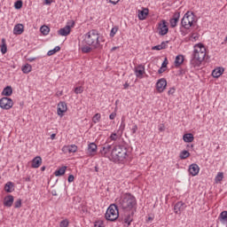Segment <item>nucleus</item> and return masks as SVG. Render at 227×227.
I'll return each instance as SVG.
<instances>
[{"instance_id": "42", "label": "nucleus", "mask_w": 227, "mask_h": 227, "mask_svg": "<svg viewBox=\"0 0 227 227\" xmlns=\"http://www.w3.org/2000/svg\"><path fill=\"white\" fill-rule=\"evenodd\" d=\"M82 52H83L84 54H88V52H91V47L90 46L82 47Z\"/></svg>"}, {"instance_id": "63", "label": "nucleus", "mask_w": 227, "mask_h": 227, "mask_svg": "<svg viewBox=\"0 0 227 227\" xmlns=\"http://www.w3.org/2000/svg\"><path fill=\"white\" fill-rule=\"evenodd\" d=\"M116 49H118V47H113V48H112V51H116Z\"/></svg>"}, {"instance_id": "19", "label": "nucleus", "mask_w": 227, "mask_h": 227, "mask_svg": "<svg viewBox=\"0 0 227 227\" xmlns=\"http://www.w3.org/2000/svg\"><path fill=\"white\" fill-rule=\"evenodd\" d=\"M184 207H185V203L182 201H178L177 203H176V205L174 206L175 214H181Z\"/></svg>"}, {"instance_id": "58", "label": "nucleus", "mask_w": 227, "mask_h": 227, "mask_svg": "<svg viewBox=\"0 0 227 227\" xmlns=\"http://www.w3.org/2000/svg\"><path fill=\"white\" fill-rule=\"evenodd\" d=\"M128 88H129V83L126 82V83L124 84V90H127Z\"/></svg>"}, {"instance_id": "33", "label": "nucleus", "mask_w": 227, "mask_h": 227, "mask_svg": "<svg viewBox=\"0 0 227 227\" xmlns=\"http://www.w3.org/2000/svg\"><path fill=\"white\" fill-rule=\"evenodd\" d=\"M61 51V47L56 46L53 50H50L47 53V56H54L56 52H59Z\"/></svg>"}, {"instance_id": "31", "label": "nucleus", "mask_w": 227, "mask_h": 227, "mask_svg": "<svg viewBox=\"0 0 227 227\" xmlns=\"http://www.w3.org/2000/svg\"><path fill=\"white\" fill-rule=\"evenodd\" d=\"M40 31L42 35L47 36V35H49V32L51 31V28L48 26L43 25L41 27Z\"/></svg>"}, {"instance_id": "35", "label": "nucleus", "mask_w": 227, "mask_h": 227, "mask_svg": "<svg viewBox=\"0 0 227 227\" xmlns=\"http://www.w3.org/2000/svg\"><path fill=\"white\" fill-rule=\"evenodd\" d=\"M190 156H191V153L188 151H185V150L181 152L180 155H179L180 159H182V160L187 159Z\"/></svg>"}, {"instance_id": "64", "label": "nucleus", "mask_w": 227, "mask_h": 227, "mask_svg": "<svg viewBox=\"0 0 227 227\" xmlns=\"http://www.w3.org/2000/svg\"><path fill=\"white\" fill-rule=\"evenodd\" d=\"M192 38H196V36L194 35V34L192 35Z\"/></svg>"}, {"instance_id": "21", "label": "nucleus", "mask_w": 227, "mask_h": 227, "mask_svg": "<svg viewBox=\"0 0 227 227\" xmlns=\"http://www.w3.org/2000/svg\"><path fill=\"white\" fill-rule=\"evenodd\" d=\"M150 12V11L148 10V8H143V10H139L138 11V19L139 20H145L146 19V17H148V13Z\"/></svg>"}, {"instance_id": "3", "label": "nucleus", "mask_w": 227, "mask_h": 227, "mask_svg": "<svg viewBox=\"0 0 227 227\" xmlns=\"http://www.w3.org/2000/svg\"><path fill=\"white\" fill-rule=\"evenodd\" d=\"M129 150L125 145H115L111 152V159L114 162H123L124 159H127Z\"/></svg>"}, {"instance_id": "29", "label": "nucleus", "mask_w": 227, "mask_h": 227, "mask_svg": "<svg viewBox=\"0 0 227 227\" xmlns=\"http://www.w3.org/2000/svg\"><path fill=\"white\" fill-rule=\"evenodd\" d=\"M67 171V167H61L60 168H59L58 170H56L54 172L55 176H63V175H65V172Z\"/></svg>"}, {"instance_id": "5", "label": "nucleus", "mask_w": 227, "mask_h": 227, "mask_svg": "<svg viewBox=\"0 0 227 227\" xmlns=\"http://www.w3.org/2000/svg\"><path fill=\"white\" fill-rule=\"evenodd\" d=\"M105 217L106 221H116L118 217H120V212L118 210V205L116 204H111L108 208L106 209V212L105 214Z\"/></svg>"}, {"instance_id": "57", "label": "nucleus", "mask_w": 227, "mask_h": 227, "mask_svg": "<svg viewBox=\"0 0 227 227\" xmlns=\"http://www.w3.org/2000/svg\"><path fill=\"white\" fill-rule=\"evenodd\" d=\"M51 139L52 140L56 139V133H53L51 135Z\"/></svg>"}, {"instance_id": "8", "label": "nucleus", "mask_w": 227, "mask_h": 227, "mask_svg": "<svg viewBox=\"0 0 227 227\" xmlns=\"http://www.w3.org/2000/svg\"><path fill=\"white\" fill-rule=\"evenodd\" d=\"M0 107L1 109H4L5 111L12 109V107H13V100L7 97L2 98L0 99Z\"/></svg>"}, {"instance_id": "24", "label": "nucleus", "mask_w": 227, "mask_h": 227, "mask_svg": "<svg viewBox=\"0 0 227 227\" xmlns=\"http://www.w3.org/2000/svg\"><path fill=\"white\" fill-rule=\"evenodd\" d=\"M12 93H13V89L12 88V86H6L4 90H3V91H2V95L4 96V97H12Z\"/></svg>"}, {"instance_id": "45", "label": "nucleus", "mask_w": 227, "mask_h": 227, "mask_svg": "<svg viewBox=\"0 0 227 227\" xmlns=\"http://www.w3.org/2000/svg\"><path fill=\"white\" fill-rule=\"evenodd\" d=\"M168 58L164 59V61L161 64L162 68H168Z\"/></svg>"}, {"instance_id": "62", "label": "nucleus", "mask_w": 227, "mask_h": 227, "mask_svg": "<svg viewBox=\"0 0 227 227\" xmlns=\"http://www.w3.org/2000/svg\"><path fill=\"white\" fill-rule=\"evenodd\" d=\"M95 171L98 173V168L97 166L95 167Z\"/></svg>"}, {"instance_id": "54", "label": "nucleus", "mask_w": 227, "mask_h": 227, "mask_svg": "<svg viewBox=\"0 0 227 227\" xmlns=\"http://www.w3.org/2000/svg\"><path fill=\"white\" fill-rule=\"evenodd\" d=\"M112 4H118L120 3V0H109Z\"/></svg>"}, {"instance_id": "18", "label": "nucleus", "mask_w": 227, "mask_h": 227, "mask_svg": "<svg viewBox=\"0 0 227 227\" xmlns=\"http://www.w3.org/2000/svg\"><path fill=\"white\" fill-rule=\"evenodd\" d=\"M145 74V67L143 64L138 65L137 67H135V75L138 78L143 77Z\"/></svg>"}, {"instance_id": "55", "label": "nucleus", "mask_w": 227, "mask_h": 227, "mask_svg": "<svg viewBox=\"0 0 227 227\" xmlns=\"http://www.w3.org/2000/svg\"><path fill=\"white\" fill-rule=\"evenodd\" d=\"M35 59L36 58H33V57L27 59V60L29 61L30 63H33V61H35Z\"/></svg>"}, {"instance_id": "30", "label": "nucleus", "mask_w": 227, "mask_h": 227, "mask_svg": "<svg viewBox=\"0 0 227 227\" xmlns=\"http://www.w3.org/2000/svg\"><path fill=\"white\" fill-rule=\"evenodd\" d=\"M1 52L2 54H6L8 52V47L6 46V39H2V45H1Z\"/></svg>"}, {"instance_id": "15", "label": "nucleus", "mask_w": 227, "mask_h": 227, "mask_svg": "<svg viewBox=\"0 0 227 227\" xmlns=\"http://www.w3.org/2000/svg\"><path fill=\"white\" fill-rule=\"evenodd\" d=\"M62 152L64 153H75V152H77V145H64L62 147Z\"/></svg>"}, {"instance_id": "59", "label": "nucleus", "mask_w": 227, "mask_h": 227, "mask_svg": "<svg viewBox=\"0 0 227 227\" xmlns=\"http://www.w3.org/2000/svg\"><path fill=\"white\" fill-rule=\"evenodd\" d=\"M227 42V36L224 38L223 42L222 43L223 45H224V43H226Z\"/></svg>"}, {"instance_id": "43", "label": "nucleus", "mask_w": 227, "mask_h": 227, "mask_svg": "<svg viewBox=\"0 0 227 227\" xmlns=\"http://www.w3.org/2000/svg\"><path fill=\"white\" fill-rule=\"evenodd\" d=\"M94 227H105L103 221L96 222Z\"/></svg>"}, {"instance_id": "26", "label": "nucleus", "mask_w": 227, "mask_h": 227, "mask_svg": "<svg viewBox=\"0 0 227 227\" xmlns=\"http://www.w3.org/2000/svg\"><path fill=\"white\" fill-rule=\"evenodd\" d=\"M183 140L184 143H192V141H194V135L192 133H186L183 136Z\"/></svg>"}, {"instance_id": "40", "label": "nucleus", "mask_w": 227, "mask_h": 227, "mask_svg": "<svg viewBox=\"0 0 227 227\" xmlns=\"http://www.w3.org/2000/svg\"><path fill=\"white\" fill-rule=\"evenodd\" d=\"M22 207V199H18L14 203V208H20Z\"/></svg>"}, {"instance_id": "47", "label": "nucleus", "mask_w": 227, "mask_h": 227, "mask_svg": "<svg viewBox=\"0 0 227 227\" xmlns=\"http://www.w3.org/2000/svg\"><path fill=\"white\" fill-rule=\"evenodd\" d=\"M75 177H74V175H69L68 178H67V182H69V184H72V182H74Z\"/></svg>"}, {"instance_id": "56", "label": "nucleus", "mask_w": 227, "mask_h": 227, "mask_svg": "<svg viewBox=\"0 0 227 227\" xmlns=\"http://www.w3.org/2000/svg\"><path fill=\"white\" fill-rule=\"evenodd\" d=\"M45 4H52V0H44Z\"/></svg>"}, {"instance_id": "13", "label": "nucleus", "mask_w": 227, "mask_h": 227, "mask_svg": "<svg viewBox=\"0 0 227 227\" xmlns=\"http://www.w3.org/2000/svg\"><path fill=\"white\" fill-rule=\"evenodd\" d=\"M67 103L66 102H59L58 104V109H57V114L59 116H63V114H65V113H67Z\"/></svg>"}, {"instance_id": "14", "label": "nucleus", "mask_w": 227, "mask_h": 227, "mask_svg": "<svg viewBox=\"0 0 227 227\" xmlns=\"http://www.w3.org/2000/svg\"><path fill=\"white\" fill-rule=\"evenodd\" d=\"M178 20H180V12H176L173 14L172 19H170V20H169L170 27H176V26L178 24Z\"/></svg>"}, {"instance_id": "48", "label": "nucleus", "mask_w": 227, "mask_h": 227, "mask_svg": "<svg viewBox=\"0 0 227 227\" xmlns=\"http://www.w3.org/2000/svg\"><path fill=\"white\" fill-rule=\"evenodd\" d=\"M153 51H162V48L160 47V44L156 45V46H153L152 48Z\"/></svg>"}, {"instance_id": "53", "label": "nucleus", "mask_w": 227, "mask_h": 227, "mask_svg": "<svg viewBox=\"0 0 227 227\" xmlns=\"http://www.w3.org/2000/svg\"><path fill=\"white\" fill-rule=\"evenodd\" d=\"M175 93V88H171L168 91V95H173Z\"/></svg>"}, {"instance_id": "41", "label": "nucleus", "mask_w": 227, "mask_h": 227, "mask_svg": "<svg viewBox=\"0 0 227 227\" xmlns=\"http://www.w3.org/2000/svg\"><path fill=\"white\" fill-rule=\"evenodd\" d=\"M14 8L16 10H20V8H22V1L20 0L16 1L14 4Z\"/></svg>"}, {"instance_id": "27", "label": "nucleus", "mask_w": 227, "mask_h": 227, "mask_svg": "<svg viewBox=\"0 0 227 227\" xmlns=\"http://www.w3.org/2000/svg\"><path fill=\"white\" fill-rule=\"evenodd\" d=\"M88 152L90 155L97 153V145L95 143L89 144Z\"/></svg>"}, {"instance_id": "20", "label": "nucleus", "mask_w": 227, "mask_h": 227, "mask_svg": "<svg viewBox=\"0 0 227 227\" xmlns=\"http://www.w3.org/2000/svg\"><path fill=\"white\" fill-rule=\"evenodd\" d=\"M39 166H42V157L36 156L32 160L31 168L34 169L38 168Z\"/></svg>"}, {"instance_id": "32", "label": "nucleus", "mask_w": 227, "mask_h": 227, "mask_svg": "<svg viewBox=\"0 0 227 227\" xmlns=\"http://www.w3.org/2000/svg\"><path fill=\"white\" fill-rule=\"evenodd\" d=\"M31 70H33V67L29 64H26L25 66L22 67L23 74H29Z\"/></svg>"}, {"instance_id": "17", "label": "nucleus", "mask_w": 227, "mask_h": 227, "mask_svg": "<svg viewBox=\"0 0 227 227\" xmlns=\"http://www.w3.org/2000/svg\"><path fill=\"white\" fill-rule=\"evenodd\" d=\"M189 173L192 175V176H196V175L200 173V166H198L196 163H192L189 167Z\"/></svg>"}, {"instance_id": "2", "label": "nucleus", "mask_w": 227, "mask_h": 227, "mask_svg": "<svg viewBox=\"0 0 227 227\" xmlns=\"http://www.w3.org/2000/svg\"><path fill=\"white\" fill-rule=\"evenodd\" d=\"M207 56V49L201 43L195 45L193 54L192 55L191 65L196 68V67H200L201 63L205 60V57Z\"/></svg>"}, {"instance_id": "60", "label": "nucleus", "mask_w": 227, "mask_h": 227, "mask_svg": "<svg viewBox=\"0 0 227 227\" xmlns=\"http://www.w3.org/2000/svg\"><path fill=\"white\" fill-rule=\"evenodd\" d=\"M41 171H45V166H43V167L41 168Z\"/></svg>"}, {"instance_id": "52", "label": "nucleus", "mask_w": 227, "mask_h": 227, "mask_svg": "<svg viewBox=\"0 0 227 227\" xmlns=\"http://www.w3.org/2000/svg\"><path fill=\"white\" fill-rule=\"evenodd\" d=\"M166 67H161V68H160L159 70H158V74H164V72H166V69H165Z\"/></svg>"}, {"instance_id": "61", "label": "nucleus", "mask_w": 227, "mask_h": 227, "mask_svg": "<svg viewBox=\"0 0 227 227\" xmlns=\"http://www.w3.org/2000/svg\"><path fill=\"white\" fill-rule=\"evenodd\" d=\"M148 221H153V218L152 216H149Z\"/></svg>"}, {"instance_id": "50", "label": "nucleus", "mask_w": 227, "mask_h": 227, "mask_svg": "<svg viewBox=\"0 0 227 227\" xmlns=\"http://www.w3.org/2000/svg\"><path fill=\"white\" fill-rule=\"evenodd\" d=\"M167 43H168V41H167V42H162V43L160 44V47H161V50L166 49Z\"/></svg>"}, {"instance_id": "28", "label": "nucleus", "mask_w": 227, "mask_h": 227, "mask_svg": "<svg viewBox=\"0 0 227 227\" xmlns=\"http://www.w3.org/2000/svg\"><path fill=\"white\" fill-rule=\"evenodd\" d=\"M182 63H184V57L183 55H177L176 57L174 65L176 67V68H178V67H180L182 65Z\"/></svg>"}, {"instance_id": "44", "label": "nucleus", "mask_w": 227, "mask_h": 227, "mask_svg": "<svg viewBox=\"0 0 227 227\" xmlns=\"http://www.w3.org/2000/svg\"><path fill=\"white\" fill-rule=\"evenodd\" d=\"M110 139L111 141H116L118 139V134L112 133V135L110 136Z\"/></svg>"}, {"instance_id": "22", "label": "nucleus", "mask_w": 227, "mask_h": 227, "mask_svg": "<svg viewBox=\"0 0 227 227\" xmlns=\"http://www.w3.org/2000/svg\"><path fill=\"white\" fill-rule=\"evenodd\" d=\"M24 33V25L17 24L13 28V35H22Z\"/></svg>"}, {"instance_id": "37", "label": "nucleus", "mask_w": 227, "mask_h": 227, "mask_svg": "<svg viewBox=\"0 0 227 227\" xmlns=\"http://www.w3.org/2000/svg\"><path fill=\"white\" fill-rule=\"evenodd\" d=\"M82 91H84V87H82V86H79V87L74 88V93L76 95H80L81 93H82Z\"/></svg>"}, {"instance_id": "23", "label": "nucleus", "mask_w": 227, "mask_h": 227, "mask_svg": "<svg viewBox=\"0 0 227 227\" xmlns=\"http://www.w3.org/2000/svg\"><path fill=\"white\" fill-rule=\"evenodd\" d=\"M223 72H224V68L217 67L213 70L212 75H213V77H215V79H217V78L221 77V75H223Z\"/></svg>"}, {"instance_id": "16", "label": "nucleus", "mask_w": 227, "mask_h": 227, "mask_svg": "<svg viewBox=\"0 0 227 227\" xmlns=\"http://www.w3.org/2000/svg\"><path fill=\"white\" fill-rule=\"evenodd\" d=\"M13 201H15L13 195H7L4 199V206L7 207V208H10L13 205Z\"/></svg>"}, {"instance_id": "51", "label": "nucleus", "mask_w": 227, "mask_h": 227, "mask_svg": "<svg viewBox=\"0 0 227 227\" xmlns=\"http://www.w3.org/2000/svg\"><path fill=\"white\" fill-rule=\"evenodd\" d=\"M109 118L110 120H114L116 118V114L115 113H112L110 115H109Z\"/></svg>"}, {"instance_id": "39", "label": "nucleus", "mask_w": 227, "mask_h": 227, "mask_svg": "<svg viewBox=\"0 0 227 227\" xmlns=\"http://www.w3.org/2000/svg\"><path fill=\"white\" fill-rule=\"evenodd\" d=\"M123 130H125V121L122 120L118 130V132H121V136L123 134Z\"/></svg>"}, {"instance_id": "4", "label": "nucleus", "mask_w": 227, "mask_h": 227, "mask_svg": "<svg viewBox=\"0 0 227 227\" xmlns=\"http://www.w3.org/2000/svg\"><path fill=\"white\" fill-rule=\"evenodd\" d=\"M98 31L96 29L89 31L85 35L83 42L86 43V45H92V47H98L100 45V43L98 42Z\"/></svg>"}, {"instance_id": "46", "label": "nucleus", "mask_w": 227, "mask_h": 227, "mask_svg": "<svg viewBox=\"0 0 227 227\" xmlns=\"http://www.w3.org/2000/svg\"><path fill=\"white\" fill-rule=\"evenodd\" d=\"M60 227H68V222L67 220L61 221Z\"/></svg>"}, {"instance_id": "9", "label": "nucleus", "mask_w": 227, "mask_h": 227, "mask_svg": "<svg viewBox=\"0 0 227 227\" xmlns=\"http://www.w3.org/2000/svg\"><path fill=\"white\" fill-rule=\"evenodd\" d=\"M134 214H136V209L131 210L130 213L124 215L122 218V223H124V224H127L128 226H130L132 221H134Z\"/></svg>"}, {"instance_id": "7", "label": "nucleus", "mask_w": 227, "mask_h": 227, "mask_svg": "<svg viewBox=\"0 0 227 227\" xmlns=\"http://www.w3.org/2000/svg\"><path fill=\"white\" fill-rule=\"evenodd\" d=\"M74 26H75V21L72 20L71 23L68 22L64 27L58 30L59 36H68Z\"/></svg>"}, {"instance_id": "10", "label": "nucleus", "mask_w": 227, "mask_h": 227, "mask_svg": "<svg viewBox=\"0 0 227 227\" xmlns=\"http://www.w3.org/2000/svg\"><path fill=\"white\" fill-rule=\"evenodd\" d=\"M166 86H168V82L166 79L161 78L156 82V90L159 93H162L164 90H166Z\"/></svg>"}, {"instance_id": "34", "label": "nucleus", "mask_w": 227, "mask_h": 227, "mask_svg": "<svg viewBox=\"0 0 227 227\" xmlns=\"http://www.w3.org/2000/svg\"><path fill=\"white\" fill-rule=\"evenodd\" d=\"M223 178H224V174L223 172H219L215 178V184H219V182H223Z\"/></svg>"}, {"instance_id": "1", "label": "nucleus", "mask_w": 227, "mask_h": 227, "mask_svg": "<svg viewBox=\"0 0 227 227\" xmlns=\"http://www.w3.org/2000/svg\"><path fill=\"white\" fill-rule=\"evenodd\" d=\"M117 205L122 210H136L137 207V200L131 193H125L117 200Z\"/></svg>"}, {"instance_id": "38", "label": "nucleus", "mask_w": 227, "mask_h": 227, "mask_svg": "<svg viewBox=\"0 0 227 227\" xmlns=\"http://www.w3.org/2000/svg\"><path fill=\"white\" fill-rule=\"evenodd\" d=\"M100 118H101V115L100 114H96L93 118H92V121L94 123H98V121H100Z\"/></svg>"}, {"instance_id": "49", "label": "nucleus", "mask_w": 227, "mask_h": 227, "mask_svg": "<svg viewBox=\"0 0 227 227\" xmlns=\"http://www.w3.org/2000/svg\"><path fill=\"white\" fill-rule=\"evenodd\" d=\"M131 132L132 134H136V132H137V125H134L132 128H131Z\"/></svg>"}, {"instance_id": "25", "label": "nucleus", "mask_w": 227, "mask_h": 227, "mask_svg": "<svg viewBox=\"0 0 227 227\" xmlns=\"http://www.w3.org/2000/svg\"><path fill=\"white\" fill-rule=\"evenodd\" d=\"M5 192H13L15 191V184L12 182H7L4 185Z\"/></svg>"}, {"instance_id": "11", "label": "nucleus", "mask_w": 227, "mask_h": 227, "mask_svg": "<svg viewBox=\"0 0 227 227\" xmlns=\"http://www.w3.org/2000/svg\"><path fill=\"white\" fill-rule=\"evenodd\" d=\"M158 29L160 30L159 35H160V36L168 35L169 28H168V25H166V20H162L161 23H159Z\"/></svg>"}, {"instance_id": "6", "label": "nucleus", "mask_w": 227, "mask_h": 227, "mask_svg": "<svg viewBox=\"0 0 227 227\" xmlns=\"http://www.w3.org/2000/svg\"><path fill=\"white\" fill-rule=\"evenodd\" d=\"M195 17L194 12L188 11L181 20L182 27H184V29H191L194 25Z\"/></svg>"}, {"instance_id": "36", "label": "nucleus", "mask_w": 227, "mask_h": 227, "mask_svg": "<svg viewBox=\"0 0 227 227\" xmlns=\"http://www.w3.org/2000/svg\"><path fill=\"white\" fill-rule=\"evenodd\" d=\"M118 27H114L112 29H111V32H110V37L111 38H114V35H116V33H118Z\"/></svg>"}, {"instance_id": "12", "label": "nucleus", "mask_w": 227, "mask_h": 227, "mask_svg": "<svg viewBox=\"0 0 227 227\" xmlns=\"http://www.w3.org/2000/svg\"><path fill=\"white\" fill-rule=\"evenodd\" d=\"M111 152H113V146L109 144H106L100 150V153L103 157H109Z\"/></svg>"}]
</instances>
